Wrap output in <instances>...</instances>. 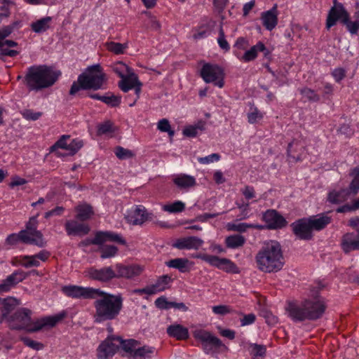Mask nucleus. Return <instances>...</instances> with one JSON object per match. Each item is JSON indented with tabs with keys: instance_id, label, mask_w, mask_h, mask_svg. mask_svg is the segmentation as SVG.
<instances>
[{
	"instance_id": "obj_23",
	"label": "nucleus",
	"mask_w": 359,
	"mask_h": 359,
	"mask_svg": "<svg viewBox=\"0 0 359 359\" xmlns=\"http://www.w3.org/2000/svg\"><path fill=\"white\" fill-rule=\"evenodd\" d=\"M65 231L68 236H84L88 233V225L75 219L67 220L65 224Z\"/></svg>"
},
{
	"instance_id": "obj_51",
	"label": "nucleus",
	"mask_w": 359,
	"mask_h": 359,
	"mask_svg": "<svg viewBox=\"0 0 359 359\" xmlns=\"http://www.w3.org/2000/svg\"><path fill=\"white\" fill-rule=\"evenodd\" d=\"M327 309L325 299L316 294V320L320 318Z\"/></svg>"
},
{
	"instance_id": "obj_63",
	"label": "nucleus",
	"mask_w": 359,
	"mask_h": 359,
	"mask_svg": "<svg viewBox=\"0 0 359 359\" xmlns=\"http://www.w3.org/2000/svg\"><path fill=\"white\" fill-rule=\"evenodd\" d=\"M13 31V27L11 25L5 26L0 29V48L2 47L4 40L6 39Z\"/></svg>"
},
{
	"instance_id": "obj_19",
	"label": "nucleus",
	"mask_w": 359,
	"mask_h": 359,
	"mask_svg": "<svg viewBox=\"0 0 359 359\" xmlns=\"http://www.w3.org/2000/svg\"><path fill=\"white\" fill-rule=\"evenodd\" d=\"M171 281L172 278L170 276L163 275L157 279L155 283L140 289L138 292L149 295L154 294L166 290Z\"/></svg>"
},
{
	"instance_id": "obj_22",
	"label": "nucleus",
	"mask_w": 359,
	"mask_h": 359,
	"mask_svg": "<svg viewBox=\"0 0 359 359\" xmlns=\"http://www.w3.org/2000/svg\"><path fill=\"white\" fill-rule=\"evenodd\" d=\"M341 246L346 254L359 250V233L355 232L345 233L341 238Z\"/></svg>"
},
{
	"instance_id": "obj_42",
	"label": "nucleus",
	"mask_w": 359,
	"mask_h": 359,
	"mask_svg": "<svg viewBox=\"0 0 359 359\" xmlns=\"http://www.w3.org/2000/svg\"><path fill=\"white\" fill-rule=\"evenodd\" d=\"M121 341V346L122 349L129 354V357L130 359L133 358V354L134 351L136 350L137 346L140 345V343L135 339H128L123 340L120 338Z\"/></svg>"
},
{
	"instance_id": "obj_4",
	"label": "nucleus",
	"mask_w": 359,
	"mask_h": 359,
	"mask_svg": "<svg viewBox=\"0 0 359 359\" xmlns=\"http://www.w3.org/2000/svg\"><path fill=\"white\" fill-rule=\"evenodd\" d=\"M106 78L102 68L99 64L88 67L86 72L78 77V82L83 89H100Z\"/></svg>"
},
{
	"instance_id": "obj_28",
	"label": "nucleus",
	"mask_w": 359,
	"mask_h": 359,
	"mask_svg": "<svg viewBox=\"0 0 359 359\" xmlns=\"http://www.w3.org/2000/svg\"><path fill=\"white\" fill-rule=\"evenodd\" d=\"M25 278L22 271H15L0 283V294L8 292L13 287Z\"/></svg>"
},
{
	"instance_id": "obj_52",
	"label": "nucleus",
	"mask_w": 359,
	"mask_h": 359,
	"mask_svg": "<svg viewBox=\"0 0 359 359\" xmlns=\"http://www.w3.org/2000/svg\"><path fill=\"white\" fill-rule=\"evenodd\" d=\"M157 129L161 132L168 133L170 137H172L175 135V131L172 130L170 122L166 118H162L158 121L157 123Z\"/></svg>"
},
{
	"instance_id": "obj_38",
	"label": "nucleus",
	"mask_w": 359,
	"mask_h": 359,
	"mask_svg": "<svg viewBox=\"0 0 359 359\" xmlns=\"http://www.w3.org/2000/svg\"><path fill=\"white\" fill-rule=\"evenodd\" d=\"M245 243V238L241 234L229 236L225 239V244L228 248L236 249L242 247Z\"/></svg>"
},
{
	"instance_id": "obj_20",
	"label": "nucleus",
	"mask_w": 359,
	"mask_h": 359,
	"mask_svg": "<svg viewBox=\"0 0 359 359\" xmlns=\"http://www.w3.org/2000/svg\"><path fill=\"white\" fill-rule=\"evenodd\" d=\"M115 268L116 278H133L140 276L143 271V268L137 264L123 265L118 264L115 266Z\"/></svg>"
},
{
	"instance_id": "obj_25",
	"label": "nucleus",
	"mask_w": 359,
	"mask_h": 359,
	"mask_svg": "<svg viewBox=\"0 0 359 359\" xmlns=\"http://www.w3.org/2000/svg\"><path fill=\"white\" fill-rule=\"evenodd\" d=\"M106 241H115L121 244H125L126 241L121 236L112 231H98L95 237L90 241L93 245H102Z\"/></svg>"
},
{
	"instance_id": "obj_31",
	"label": "nucleus",
	"mask_w": 359,
	"mask_h": 359,
	"mask_svg": "<svg viewBox=\"0 0 359 359\" xmlns=\"http://www.w3.org/2000/svg\"><path fill=\"white\" fill-rule=\"evenodd\" d=\"M18 304V301L13 297H9L4 299L0 298V306H3L0 323L7 320L9 312L13 311Z\"/></svg>"
},
{
	"instance_id": "obj_27",
	"label": "nucleus",
	"mask_w": 359,
	"mask_h": 359,
	"mask_svg": "<svg viewBox=\"0 0 359 359\" xmlns=\"http://www.w3.org/2000/svg\"><path fill=\"white\" fill-rule=\"evenodd\" d=\"M259 52H266L265 55L268 53L265 45L262 41L257 42L249 50H247L243 55L236 54V56L242 62H249L255 60L257 57L258 53Z\"/></svg>"
},
{
	"instance_id": "obj_18",
	"label": "nucleus",
	"mask_w": 359,
	"mask_h": 359,
	"mask_svg": "<svg viewBox=\"0 0 359 359\" xmlns=\"http://www.w3.org/2000/svg\"><path fill=\"white\" fill-rule=\"evenodd\" d=\"M66 316L65 311L60 312L55 316H45L33 322V327L30 329L31 332H37L43 328H49L55 326Z\"/></svg>"
},
{
	"instance_id": "obj_64",
	"label": "nucleus",
	"mask_w": 359,
	"mask_h": 359,
	"mask_svg": "<svg viewBox=\"0 0 359 359\" xmlns=\"http://www.w3.org/2000/svg\"><path fill=\"white\" fill-rule=\"evenodd\" d=\"M23 118L27 120L36 121L41 116V112H34L32 110L27 109L22 112Z\"/></svg>"
},
{
	"instance_id": "obj_41",
	"label": "nucleus",
	"mask_w": 359,
	"mask_h": 359,
	"mask_svg": "<svg viewBox=\"0 0 359 359\" xmlns=\"http://www.w3.org/2000/svg\"><path fill=\"white\" fill-rule=\"evenodd\" d=\"M205 128V123L203 121H199L195 125H191L187 126L183 130V135L186 137H196L198 131H201Z\"/></svg>"
},
{
	"instance_id": "obj_3",
	"label": "nucleus",
	"mask_w": 359,
	"mask_h": 359,
	"mask_svg": "<svg viewBox=\"0 0 359 359\" xmlns=\"http://www.w3.org/2000/svg\"><path fill=\"white\" fill-rule=\"evenodd\" d=\"M61 73L46 65H33L27 68L24 81L30 91H39L52 86Z\"/></svg>"
},
{
	"instance_id": "obj_33",
	"label": "nucleus",
	"mask_w": 359,
	"mask_h": 359,
	"mask_svg": "<svg viewBox=\"0 0 359 359\" xmlns=\"http://www.w3.org/2000/svg\"><path fill=\"white\" fill-rule=\"evenodd\" d=\"M304 151V147L298 142L293 141L288 144L287 156L290 161L301 160Z\"/></svg>"
},
{
	"instance_id": "obj_35",
	"label": "nucleus",
	"mask_w": 359,
	"mask_h": 359,
	"mask_svg": "<svg viewBox=\"0 0 359 359\" xmlns=\"http://www.w3.org/2000/svg\"><path fill=\"white\" fill-rule=\"evenodd\" d=\"M51 21V17L47 16L42 18L35 22H32L30 27L32 30L35 33H43L50 28Z\"/></svg>"
},
{
	"instance_id": "obj_58",
	"label": "nucleus",
	"mask_w": 359,
	"mask_h": 359,
	"mask_svg": "<svg viewBox=\"0 0 359 359\" xmlns=\"http://www.w3.org/2000/svg\"><path fill=\"white\" fill-rule=\"evenodd\" d=\"M220 158L221 156L219 154L214 153L204 157H198L197 160L201 164L208 165L214 162H217Z\"/></svg>"
},
{
	"instance_id": "obj_8",
	"label": "nucleus",
	"mask_w": 359,
	"mask_h": 359,
	"mask_svg": "<svg viewBox=\"0 0 359 359\" xmlns=\"http://www.w3.org/2000/svg\"><path fill=\"white\" fill-rule=\"evenodd\" d=\"M32 311L26 308L18 310L13 315L9 316L6 321L8 326L13 330H26L31 332L33 322L31 319Z\"/></svg>"
},
{
	"instance_id": "obj_6",
	"label": "nucleus",
	"mask_w": 359,
	"mask_h": 359,
	"mask_svg": "<svg viewBox=\"0 0 359 359\" xmlns=\"http://www.w3.org/2000/svg\"><path fill=\"white\" fill-rule=\"evenodd\" d=\"M39 214L29 218L26 224V229L20 231L22 242L26 244H32L42 248L46 245V241L42 233L37 230L38 217Z\"/></svg>"
},
{
	"instance_id": "obj_30",
	"label": "nucleus",
	"mask_w": 359,
	"mask_h": 359,
	"mask_svg": "<svg viewBox=\"0 0 359 359\" xmlns=\"http://www.w3.org/2000/svg\"><path fill=\"white\" fill-rule=\"evenodd\" d=\"M193 264L192 262L186 258H175L165 262L168 267L177 269L181 273L189 272Z\"/></svg>"
},
{
	"instance_id": "obj_54",
	"label": "nucleus",
	"mask_w": 359,
	"mask_h": 359,
	"mask_svg": "<svg viewBox=\"0 0 359 359\" xmlns=\"http://www.w3.org/2000/svg\"><path fill=\"white\" fill-rule=\"evenodd\" d=\"M266 346L261 344H251L250 346V353L254 357H262L266 354Z\"/></svg>"
},
{
	"instance_id": "obj_21",
	"label": "nucleus",
	"mask_w": 359,
	"mask_h": 359,
	"mask_svg": "<svg viewBox=\"0 0 359 359\" xmlns=\"http://www.w3.org/2000/svg\"><path fill=\"white\" fill-rule=\"evenodd\" d=\"M141 86V83L138 81L137 76L133 71L124 76L123 78H121L118 83L119 88L125 93L132 88H135L137 97H139Z\"/></svg>"
},
{
	"instance_id": "obj_49",
	"label": "nucleus",
	"mask_w": 359,
	"mask_h": 359,
	"mask_svg": "<svg viewBox=\"0 0 359 359\" xmlns=\"http://www.w3.org/2000/svg\"><path fill=\"white\" fill-rule=\"evenodd\" d=\"M115 131L114 124L110 121H106L97 126V134L102 135H111Z\"/></svg>"
},
{
	"instance_id": "obj_14",
	"label": "nucleus",
	"mask_w": 359,
	"mask_h": 359,
	"mask_svg": "<svg viewBox=\"0 0 359 359\" xmlns=\"http://www.w3.org/2000/svg\"><path fill=\"white\" fill-rule=\"evenodd\" d=\"M153 214L149 212L143 205H136L126 212V219L133 225H141L152 219Z\"/></svg>"
},
{
	"instance_id": "obj_45",
	"label": "nucleus",
	"mask_w": 359,
	"mask_h": 359,
	"mask_svg": "<svg viewBox=\"0 0 359 359\" xmlns=\"http://www.w3.org/2000/svg\"><path fill=\"white\" fill-rule=\"evenodd\" d=\"M332 218L328 213H321L316 215V231H320L330 224Z\"/></svg>"
},
{
	"instance_id": "obj_62",
	"label": "nucleus",
	"mask_w": 359,
	"mask_h": 359,
	"mask_svg": "<svg viewBox=\"0 0 359 359\" xmlns=\"http://www.w3.org/2000/svg\"><path fill=\"white\" fill-rule=\"evenodd\" d=\"M69 139V135H62L52 147L53 150L55 149H62L67 150L68 143L67 140Z\"/></svg>"
},
{
	"instance_id": "obj_44",
	"label": "nucleus",
	"mask_w": 359,
	"mask_h": 359,
	"mask_svg": "<svg viewBox=\"0 0 359 359\" xmlns=\"http://www.w3.org/2000/svg\"><path fill=\"white\" fill-rule=\"evenodd\" d=\"M111 67L113 72L120 78H123L124 76L133 71L127 65L121 61L113 63Z\"/></svg>"
},
{
	"instance_id": "obj_47",
	"label": "nucleus",
	"mask_w": 359,
	"mask_h": 359,
	"mask_svg": "<svg viewBox=\"0 0 359 359\" xmlns=\"http://www.w3.org/2000/svg\"><path fill=\"white\" fill-rule=\"evenodd\" d=\"M100 247V252L101 253L100 257L102 259H107L114 257L118 252V248L115 245H105Z\"/></svg>"
},
{
	"instance_id": "obj_9",
	"label": "nucleus",
	"mask_w": 359,
	"mask_h": 359,
	"mask_svg": "<svg viewBox=\"0 0 359 359\" xmlns=\"http://www.w3.org/2000/svg\"><path fill=\"white\" fill-rule=\"evenodd\" d=\"M194 257L201 259L210 266L216 267L226 273H238V266L229 259L219 257L208 254H198Z\"/></svg>"
},
{
	"instance_id": "obj_17",
	"label": "nucleus",
	"mask_w": 359,
	"mask_h": 359,
	"mask_svg": "<svg viewBox=\"0 0 359 359\" xmlns=\"http://www.w3.org/2000/svg\"><path fill=\"white\" fill-rule=\"evenodd\" d=\"M86 274L89 278L101 283H107L116 277V270L111 266H106L101 269L94 267L89 268L86 271Z\"/></svg>"
},
{
	"instance_id": "obj_56",
	"label": "nucleus",
	"mask_w": 359,
	"mask_h": 359,
	"mask_svg": "<svg viewBox=\"0 0 359 359\" xmlns=\"http://www.w3.org/2000/svg\"><path fill=\"white\" fill-rule=\"evenodd\" d=\"M219 48L227 52L230 50V45L226 39L224 32L221 26L219 29V36L217 39Z\"/></svg>"
},
{
	"instance_id": "obj_29",
	"label": "nucleus",
	"mask_w": 359,
	"mask_h": 359,
	"mask_svg": "<svg viewBox=\"0 0 359 359\" xmlns=\"http://www.w3.org/2000/svg\"><path fill=\"white\" fill-rule=\"evenodd\" d=\"M172 182L181 190H188L196 184L195 177L187 174H178L173 176Z\"/></svg>"
},
{
	"instance_id": "obj_5",
	"label": "nucleus",
	"mask_w": 359,
	"mask_h": 359,
	"mask_svg": "<svg viewBox=\"0 0 359 359\" xmlns=\"http://www.w3.org/2000/svg\"><path fill=\"white\" fill-rule=\"evenodd\" d=\"M286 311L289 317L294 322H301L313 319L314 316V302L312 300L288 302Z\"/></svg>"
},
{
	"instance_id": "obj_50",
	"label": "nucleus",
	"mask_w": 359,
	"mask_h": 359,
	"mask_svg": "<svg viewBox=\"0 0 359 359\" xmlns=\"http://www.w3.org/2000/svg\"><path fill=\"white\" fill-rule=\"evenodd\" d=\"M20 264L25 268L32 266H39L40 262L38 261L36 257L34 255H24L20 257Z\"/></svg>"
},
{
	"instance_id": "obj_55",
	"label": "nucleus",
	"mask_w": 359,
	"mask_h": 359,
	"mask_svg": "<svg viewBox=\"0 0 359 359\" xmlns=\"http://www.w3.org/2000/svg\"><path fill=\"white\" fill-rule=\"evenodd\" d=\"M318 91V94L316 95V101L319 100V98L317 97V96H318L320 95H321L323 96V101H325L326 100H329L330 98V97L332 96V92H333V87L330 83H325L323 86V88H319Z\"/></svg>"
},
{
	"instance_id": "obj_13",
	"label": "nucleus",
	"mask_w": 359,
	"mask_h": 359,
	"mask_svg": "<svg viewBox=\"0 0 359 359\" xmlns=\"http://www.w3.org/2000/svg\"><path fill=\"white\" fill-rule=\"evenodd\" d=\"M334 5L329 11L327 20H326V28L330 29L332 27L335 25L337 22L341 24L346 22L347 18L350 15L344 6L337 1V0L333 1Z\"/></svg>"
},
{
	"instance_id": "obj_59",
	"label": "nucleus",
	"mask_w": 359,
	"mask_h": 359,
	"mask_svg": "<svg viewBox=\"0 0 359 359\" xmlns=\"http://www.w3.org/2000/svg\"><path fill=\"white\" fill-rule=\"evenodd\" d=\"M343 25H345L346 29L351 34H356L359 30V22L357 20L354 22L350 20V15L347 18V20L346 22H343Z\"/></svg>"
},
{
	"instance_id": "obj_39",
	"label": "nucleus",
	"mask_w": 359,
	"mask_h": 359,
	"mask_svg": "<svg viewBox=\"0 0 359 359\" xmlns=\"http://www.w3.org/2000/svg\"><path fill=\"white\" fill-rule=\"evenodd\" d=\"M350 175L353 179L346 190L350 194L356 195L359 191V168L353 169Z\"/></svg>"
},
{
	"instance_id": "obj_36",
	"label": "nucleus",
	"mask_w": 359,
	"mask_h": 359,
	"mask_svg": "<svg viewBox=\"0 0 359 359\" xmlns=\"http://www.w3.org/2000/svg\"><path fill=\"white\" fill-rule=\"evenodd\" d=\"M229 231H234L240 233L245 232L248 229H255L259 230L264 229V226L262 224H250V223H229L227 224Z\"/></svg>"
},
{
	"instance_id": "obj_60",
	"label": "nucleus",
	"mask_w": 359,
	"mask_h": 359,
	"mask_svg": "<svg viewBox=\"0 0 359 359\" xmlns=\"http://www.w3.org/2000/svg\"><path fill=\"white\" fill-rule=\"evenodd\" d=\"M115 154L119 159H127L133 156V153L130 150L121 147L116 148Z\"/></svg>"
},
{
	"instance_id": "obj_2",
	"label": "nucleus",
	"mask_w": 359,
	"mask_h": 359,
	"mask_svg": "<svg viewBox=\"0 0 359 359\" xmlns=\"http://www.w3.org/2000/svg\"><path fill=\"white\" fill-rule=\"evenodd\" d=\"M95 299V322L100 323L116 319L118 316L123 308V298L121 294H112L97 289Z\"/></svg>"
},
{
	"instance_id": "obj_1",
	"label": "nucleus",
	"mask_w": 359,
	"mask_h": 359,
	"mask_svg": "<svg viewBox=\"0 0 359 359\" xmlns=\"http://www.w3.org/2000/svg\"><path fill=\"white\" fill-rule=\"evenodd\" d=\"M257 269L264 273H274L282 269L284 257L281 245L273 240L264 242L255 256Z\"/></svg>"
},
{
	"instance_id": "obj_10",
	"label": "nucleus",
	"mask_w": 359,
	"mask_h": 359,
	"mask_svg": "<svg viewBox=\"0 0 359 359\" xmlns=\"http://www.w3.org/2000/svg\"><path fill=\"white\" fill-rule=\"evenodd\" d=\"M194 338L201 343L202 348L206 354L212 353L215 349L223 346L222 341L212 333L205 330L194 332Z\"/></svg>"
},
{
	"instance_id": "obj_16",
	"label": "nucleus",
	"mask_w": 359,
	"mask_h": 359,
	"mask_svg": "<svg viewBox=\"0 0 359 359\" xmlns=\"http://www.w3.org/2000/svg\"><path fill=\"white\" fill-rule=\"evenodd\" d=\"M262 220L266 223L264 229H279L287 224L286 219L275 210H268L262 215Z\"/></svg>"
},
{
	"instance_id": "obj_61",
	"label": "nucleus",
	"mask_w": 359,
	"mask_h": 359,
	"mask_svg": "<svg viewBox=\"0 0 359 359\" xmlns=\"http://www.w3.org/2000/svg\"><path fill=\"white\" fill-rule=\"evenodd\" d=\"M21 339L26 346L32 348V349L39 351L43 348V345L41 343L34 341L29 338L22 337Z\"/></svg>"
},
{
	"instance_id": "obj_26",
	"label": "nucleus",
	"mask_w": 359,
	"mask_h": 359,
	"mask_svg": "<svg viewBox=\"0 0 359 359\" xmlns=\"http://www.w3.org/2000/svg\"><path fill=\"white\" fill-rule=\"evenodd\" d=\"M278 12L275 4L270 10L262 12L261 20L263 26L269 31L273 30L278 24Z\"/></svg>"
},
{
	"instance_id": "obj_12",
	"label": "nucleus",
	"mask_w": 359,
	"mask_h": 359,
	"mask_svg": "<svg viewBox=\"0 0 359 359\" xmlns=\"http://www.w3.org/2000/svg\"><path fill=\"white\" fill-rule=\"evenodd\" d=\"M292 231L300 239L309 240L312 237V231L314 229V218L300 219L291 224Z\"/></svg>"
},
{
	"instance_id": "obj_7",
	"label": "nucleus",
	"mask_w": 359,
	"mask_h": 359,
	"mask_svg": "<svg viewBox=\"0 0 359 359\" xmlns=\"http://www.w3.org/2000/svg\"><path fill=\"white\" fill-rule=\"evenodd\" d=\"M200 74L205 83H213L220 88H223L224 72L219 65L205 63L202 67Z\"/></svg>"
},
{
	"instance_id": "obj_11",
	"label": "nucleus",
	"mask_w": 359,
	"mask_h": 359,
	"mask_svg": "<svg viewBox=\"0 0 359 359\" xmlns=\"http://www.w3.org/2000/svg\"><path fill=\"white\" fill-rule=\"evenodd\" d=\"M119 337L110 336L103 341L97 349V355L99 359H108L111 358L121 346Z\"/></svg>"
},
{
	"instance_id": "obj_37",
	"label": "nucleus",
	"mask_w": 359,
	"mask_h": 359,
	"mask_svg": "<svg viewBox=\"0 0 359 359\" xmlns=\"http://www.w3.org/2000/svg\"><path fill=\"white\" fill-rule=\"evenodd\" d=\"M155 352L156 348L153 346H144L140 347L137 346L133 354L132 359H149L154 355Z\"/></svg>"
},
{
	"instance_id": "obj_40",
	"label": "nucleus",
	"mask_w": 359,
	"mask_h": 359,
	"mask_svg": "<svg viewBox=\"0 0 359 359\" xmlns=\"http://www.w3.org/2000/svg\"><path fill=\"white\" fill-rule=\"evenodd\" d=\"M350 194L346 189H341L339 191H331L328 194V201L334 204H339L346 200L348 195Z\"/></svg>"
},
{
	"instance_id": "obj_53",
	"label": "nucleus",
	"mask_w": 359,
	"mask_h": 359,
	"mask_svg": "<svg viewBox=\"0 0 359 359\" xmlns=\"http://www.w3.org/2000/svg\"><path fill=\"white\" fill-rule=\"evenodd\" d=\"M264 117V114L260 111L257 107L251 108L250 112L248 114V121L250 123H255L262 120Z\"/></svg>"
},
{
	"instance_id": "obj_57",
	"label": "nucleus",
	"mask_w": 359,
	"mask_h": 359,
	"mask_svg": "<svg viewBox=\"0 0 359 359\" xmlns=\"http://www.w3.org/2000/svg\"><path fill=\"white\" fill-rule=\"evenodd\" d=\"M83 146V142L80 139H74L68 144L67 150L69 154H75Z\"/></svg>"
},
{
	"instance_id": "obj_34",
	"label": "nucleus",
	"mask_w": 359,
	"mask_h": 359,
	"mask_svg": "<svg viewBox=\"0 0 359 359\" xmlns=\"http://www.w3.org/2000/svg\"><path fill=\"white\" fill-rule=\"evenodd\" d=\"M75 210L76 212V217L80 222L89 219L94 214L93 208L87 203L78 205L75 208Z\"/></svg>"
},
{
	"instance_id": "obj_48",
	"label": "nucleus",
	"mask_w": 359,
	"mask_h": 359,
	"mask_svg": "<svg viewBox=\"0 0 359 359\" xmlns=\"http://www.w3.org/2000/svg\"><path fill=\"white\" fill-rule=\"evenodd\" d=\"M236 207L240 210V214L238 217L241 219H245L250 217V203L248 202H245L244 201H237L236 202Z\"/></svg>"
},
{
	"instance_id": "obj_15",
	"label": "nucleus",
	"mask_w": 359,
	"mask_h": 359,
	"mask_svg": "<svg viewBox=\"0 0 359 359\" xmlns=\"http://www.w3.org/2000/svg\"><path fill=\"white\" fill-rule=\"evenodd\" d=\"M62 291L66 296L74 299H95L97 289L69 285L62 287Z\"/></svg>"
},
{
	"instance_id": "obj_43",
	"label": "nucleus",
	"mask_w": 359,
	"mask_h": 359,
	"mask_svg": "<svg viewBox=\"0 0 359 359\" xmlns=\"http://www.w3.org/2000/svg\"><path fill=\"white\" fill-rule=\"evenodd\" d=\"M105 46L109 51L116 55L123 54L126 50L128 48L127 43H121L114 41L107 42Z\"/></svg>"
},
{
	"instance_id": "obj_32",
	"label": "nucleus",
	"mask_w": 359,
	"mask_h": 359,
	"mask_svg": "<svg viewBox=\"0 0 359 359\" xmlns=\"http://www.w3.org/2000/svg\"><path fill=\"white\" fill-rule=\"evenodd\" d=\"M167 333L169 336L176 338L178 340L186 339L189 337L188 329L179 324L168 326Z\"/></svg>"
},
{
	"instance_id": "obj_46",
	"label": "nucleus",
	"mask_w": 359,
	"mask_h": 359,
	"mask_svg": "<svg viewBox=\"0 0 359 359\" xmlns=\"http://www.w3.org/2000/svg\"><path fill=\"white\" fill-rule=\"evenodd\" d=\"M185 208V204L181 201H175L172 203L166 204L162 206V210L169 213H178L182 212Z\"/></svg>"
},
{
	"instance_id": "obj_24",
	"label": "nucleus",
	"mask_w": 359,
	"mask_h": 359,
	"mask_svg": "<svg viewBox=\"0 0 359 359\" xmlns=\"http://www.w3.org/2000/svg\"><path fill=\"white\" fill-rule=\"evenodd\" d=\"M203 244V241L196 236H189L177 239L173 247L179 250H198Z\"/></svg>"
}]
</instances>
